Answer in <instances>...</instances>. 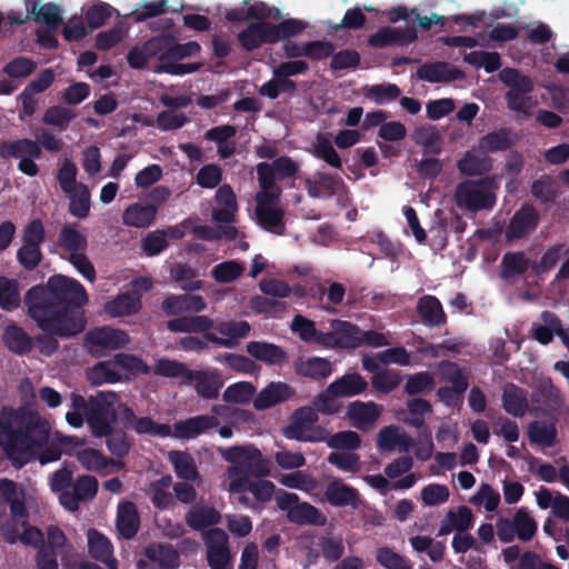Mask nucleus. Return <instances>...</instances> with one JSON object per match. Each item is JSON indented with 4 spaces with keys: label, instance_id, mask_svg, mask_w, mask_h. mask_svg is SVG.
I'll return each instance as SVG.
<instances>
[{
    "label": "nucleus",
    "instance_id": "0e129e2a",
    "mask_svg": "<svg viewBox=\"0 0 569 569\" xmlns=\"http://www.w3.org/2000/svg\"><path fill=\"white\" fill-rule=\"evenodd\" d=\"M365 94L377 104H386L398 99L401 90L395 83H380L369 87Z\"/></svg>",
    "mask_w": 569,
    "mask_h": 569
},
{
    "label": "nucleus",
    "instance_id": "79ce46f5",
    "mask_svg": "<svg viewBox=\"0 0 569 569\" xmlns=\"http://www.w3.org/2000/svg\"><path fill=\"white\" fill-rule=\"evenodd\" d=\"M291 330L298 333L299 338L306 343H315L325 348L326 332L316 328L315 321L297 315L291 322Z\"/></svg>",
    "mask_w": 569,
    "mask_h": 569
},
{
    "label": "nucleus",
    "instance_id": "3c124183",
    "mask_svg": "<svg viewBox=\"0 0 569 569\" xmlns=\"http://www.w3.org/2000/svg\"><path fill=\"white\" fill-rule=\"evenodd\" d=\"M76 117L77 112L74 110L58 104L51 106L44 111L42 122L46 126L58 128L59 131H64Z\"/></svg>",
    "mask_w": 569,
    "mask_h": 569
},
{
    "label": "nucleus",
    "instance_id": "052dcab7",
    "mask_svg": "<svg viewBox=\"0 0 569 569\" xmlns=\"http://www.w3.org/2000/svg\"><path fill=\"white\" fill-rule=\"evenodd\" d=\"M313 154L316 158L325 161L335 169L342 168V160L333 148L331 141L321 134L317 136V140L313 144Z\"/></svg>",
    "mask_w": 569,
    "mask_h": 569
},
{
    "label": "nucleus",
    "instance_id": "09e8293b",
    "mask_svg": "<svg viewBox=\"0 0 569 569\" xmlns=\"http://www.w3.org/2000/svg\"><path fill=\"white\" fill-rule=\"evenodd\" d=\"M169 460L178 478L196 480L199 476L193 458L186 451L173 450L169 452Z\"/></svg>",
    "mask_w": 569,
    "mask_h": 569
},
{
    "label": "nucleus",
    "instance_id": "8fccbe9b",
    "mask_svg": "<svg viewBox=\"0 0 569 569\" xmlns=\"http://www.w3.org/2000/svg\"><path fill=\"white\" fill-rule=\"evenodd\" d=\"M257 389L252 382L239 381L226 388L222 399L227 403L246 405L254 399Z\"/></svg>",
    "mask_w": 569,
    "mask_h": 569
},
{
    "label": "nucleus",
    "instance_id": "423d86ee",
    "mask_svg": "<svg viewBox=\"0 0 569 569\" xmlns=\"http://www.w3.org/2000/svg\"><path fill=\"white\" fill-rule=\"evenodd\" d=\"M119 397L113 391H100L87 400V423L94 437L101 438L118 420L116 405Z\"/></svg>",
    "mask_w": 569,
    "mask_h": 569
},
{
    "label": "nucleus",
    "instance_id": "f704fd0d",
    "mask_svg": "<svg viewBox=\"0 0 569 569\" xmlns=\"http://www.w3.org/2000/svg\"><path fill=\"white\" fill-rule=\"evenodd\" d=\"M368 388L366 379L357 372L346 373L329 385V391L340 398L353 397L362 393Z\"/></svg>",
    "mask_w": 569,
    "mask_h": 569
},
{
    "label": "nucleus",
    "instance_id": "c756f323",
    "mask_svg": "<svg viewBox=\"0 0 569 569\" xmlns=\"http://www.w3.org/2000/svg\"><path fill=\"white\" fill-rule=\"evenodd\" d=\"M347 416L352 426L358 429H366L372 426L380 416V407L372 402L353 401L348 405Z\"/></svg>",
    "mask_w": 569,
    "mask_h": 569
},
{
    "label": "nucleus",
    "instance_id": "72a5a7b5",
    "mask_svg": "<svg viewBox=\"0 0 569 569\" xmlns=\"http://www.w3.org/2000/svg\"><path fill=\"white\" fill-rule=\"evenodd\" d=\"M513 143L512 129L502 127L482 136L478 141V148L483 153H495L511 149Z\"/></svg>",
    "mask_w": 569,
    "mask_h": 569
},
{
    "label": "nucleus",
    "instance_id": "774afa93",
    "mask_svg": "<svg viewBox=\"0 0 569 569\" xmlns=\"http://www.w3.org/2000/svg\"><path fill=\"white\" fill-rule=\"evenodd\" d=\"M517 537L521 541H529L537 532V522L525 509H518L512 518Z\"/></svg>",
    "mask_w": 569,
    "mask_h": 569
},
{
    "label": "nucleus",
    "instance_id": "e433bc0d",
    "mask_svg": "<svg viewBox=\"0 0 569 569\" xmlns=\"http://www.w3.org/2000/svg\"><path fill=\"white\" fill-rule=\"evenodd\" d=\"M146 557L163 569H177L180 566V556L177 549L168 543H153L146 548Z\"/></svg>",
    "mask_w": 569,
    "mask_h": 569
},
{
    "label": "nucleus",
    "instance_id": "5701e85b",
    "mask_svg": "<svg viewBox=\"0 0 569 569\" xmlns=\"http://www.w3.org/2000/svg\"><path fill=\"white\" fill-rule=\"evenodd\" d=\"M416 310L421 322L429 328L441 327L447 323L442 305L435 296L425 295L419 298Z\"/></svg>",
    "mask_w": 569,
    "mask_h": 569
},
{
    "label": "nucleus",
    "instance_id": "f257e3e1",
    "mask_svg": "<svg viewBox=\"0 0 569 569\" xmlns=\"http://www.w3.org/2000/svg\"><path fill=\"white\" fill-rule=\"evenodd\" d=\"M89 298L86 288L63 274L51 276L46 284L30 288L24 296L28 315L39 329L51 337L38 338L47 355L57 351L53 337L69 338L82 332L87 325L83 307Z\"/></svg>",
    "mask_w": 569,
    "mask_h": 569
},
{
    "label": "nucleus",
    "instance_id": "c85d7f7f",
    "mask_svg": "<svg viewBox=\"0 0 569 569\" xmlns=\"http://www.w3.org/2000/svg\"><path fill=\"white\" fill-rule=\"evenodd\" d=\"M26 10L32 13V19L37 23L46 24L50 30H57L62 23V14L58 4L48 2L39 6L37 0H26Z\"/></svg>",
    "mask_w": 569,
    "mask_h": 569
},
{
    "label": "nucleus",
    "instance_id": "dca6fc26",
    "mask_svg": "<svg viewBox=\"0 0 569 569\" xmlns=\"http://www.w3.org/2000/svg\"><path fill=\"white\" fill-rule=\"evenodd\" d=\"M418 38L417 30L413 27L391 28L383 27L371 34L368 44L371 48H387L390 46H405L415 42Z\"/></svg>",
    "mask_w": 569,
    "mask_h": 569
},
{
    "label": "nucleus",
    "instance_id": "2f4dec72",
    "mask_svg": "<svg viewBox=\"0 0 569 569\" xmlns=\"http://www.w3.org/2000/svg\"><path fill=\"white\" fill-rule=\"evenodd\" d=\"M167 328L176 333H203L214 328V322L208 316H182L170 319Z\"/></svg>",
    "mask_w": 569,
    "mask_h": 569
},
{
    "label": "nucleus",
    "instance_id": "9b49d317",
    "mask_svg": "<svg viewBox=\"0 0 569 569\" xmlns=\"http://www.w3.org/2000/svg\"><path fill=\"white\" fill-rule=\"evenodd\" d=\"M361 346L360 328L346 320H332L326 332L325 348L356 349Z\"/></svg>",
    "mask_w": 569,
    "mask_h": 569
},
{
    "label": "nucleus",
    "instance_id": "7c9ffc66",
    "mask_svg": "<svg viewBox=\"0 0 569 569\" xmlns=\"http://www.w3.org/2000/svg\"><path fill=\"white\" fill-rule=\"evenodd\" d=\"M237 39L246 51L259 49L262 44H271L267 21L251 22L246 29L241 30Z\"/></svg>",
    "mask_w": 569,
    "mask_h": 569
},
{
    "label": "nucleus",
    "instance_id": "a211bd4d",
    "mask_svg": "<svg viewBox=\"0 0 569 569\" xmlns=\"http://www.w3.org/2000/svg\"><path fill=\"white\" fill-rule=\"evenodd\" d=\"M219 426V419L211 415H200L173 423L172 435L178 439H194Z\"/></svg>",
    "mask_w": 569,
    "mask_h": 569
},
{
    "label": "nucleus",
    "instance_id": "de8ad7c7",
    "mask_svg": "<svg viewBox=\"0 0 569 569\" xmlns=\"http://www.w3.org/2000/svg\"><path fill=\"white\" fill-rule=\"evenodd\" d=\"M499 80L509 88L508 91L530 93L533 91V81L516 68H505L499 72Z\"/></svg>",
    "mask_w": 569,
    "mask_h": 569
},
{
    "label": "nucleus",
    "instance_id": "393cba45",
    "mask_svg": "<svg viewBox=\"0 0 569 569\" xmlns=\"http://www.w3.org/2000/svg\"><path fill=\"white\" fill-rule=\"evenodd\" d=\"M473 513L467 506H460L457 510H449L441 521L437 536L443 537L457 532H466L473 527Z\"/></svg>",
    "mask_w": 569,
    "mask_h": 569
},
{
    "label": "nucleus",
    "instance_id": "ddd939ff",
    "mask_svg": "<svg viewBox=\"0 0 569 569\" xmlns=\"http://www.w3.org/2000/svg\"><path fill=\"white\" fill-rule=\"evenodd\" d=\"M98 480L93 476L83 475L77 478L71 491L60 495V503L70 511L79 509L81 501L91 500L98 492Z\"/></svg>",
    "mask_w": 569,
    "mask_h": 569
},
{
    "label": "nucleus",
    "instance_id": "6ab92c4d",
    "mask_svg": "<svg viewBox=\"0 0 569 569\" xmlns=\"http://www.w3.org/2000/svg\"><path fill=\"white\" fill-rule=\"evenodd\" d=\"M296 396V390L288 383L272 381L253 399V408L258 411L270 409Z\"/></svg>",
    "mask_w": 569,
    "mask_h": 569
},
{
    "label": "nucleus",
    "instance_id": "cd10ccee",
    "mask_svg": "<svg viewBox=\"0 0 569 569\" xmlns=\"http://www.w3.org/2000/svg\"><path fill=\"white\" fill-rule=\"evenodd\" d=\"M31 157H41L42 151L40 144L31 139L22 138L17 140H7L0 143V158L2 160H11Z\"/></svg>",
    "mask_w": 569,
    "mask_h": 569
},
{
    "label": "nucleus",
    "instance_id": "a18cd8bd",
    "mask_svg": "<svg viewBox=\"0 0 569 569\" xmlns=\"http://www.w3.org/2000/svg\"><path fill=\"white\" fill-rule=\"evenodd\" d=\"M306 22L295 18L286 19L278 24L268 22L271 44L300 34L306 29Z\"/></svg>",
    "mask_w": 569,
    "mask_h": 569
},
{
    "label": "nucleus",
    "instance_id": "4468645a",
    "mask_svg": "<svg viewBox=\"0 0 569 569\" xmlns=\"http://www.w3.org/2000/svg\"><path fill=\"white\" fill-rule=\"evenodd\" d=\"M539 212L530 204L525 203L515 212L506 229L508 240L522 239L531 233L539 224Z\"/></svg>",
    "mask_w": 569,
    "mask_h": 569
},
{
    "label": "nucleus",
    "instance_id": "bf43d9fd",
    "mask_svg": "<svg viewBox=\"0 0 569 569\" xmlns=\"http://www.w3.org/2000/svg\"><path fill=\"white\" fill-rule=\"evenodd\" d=\"M323 442L331 449L347 450V452L355 451L361 447L360 436L352 430L338 431L332 436H328Z\"/></svg>",
    "mask_w": 569,
    "mask_h": 569
},
{
    "label": "nucleus",
    "instance_id": "f3484780",
    "mask_svg": "<svg viewBox=\"0 0 569 569\" xmlns=\"http://www.w3.org/2000/svg\"><path fill=\"white\" fill-rule=\"evenodd\" d=\"M359 491L341 479L335 478L329 481L323 491L325 501L335 508L351 507L357 509L359 506Z\"/></svg>",
    "mask_w": 569,
    "mask_h": 569
},
{
    "label": "nucleus",
    "instance_id": "e2e57ef3",
    "mask_svg": "<svg viewBox=\"0 0 569 569\" xmlns=\"http://www.w3.org/2000/svg\"><path fill=\"white\" fill-rule=\"evenodd\" d=\"M441 367L445 369V379L451 383V386L448 387L457 397H461L468 389L469 383L459 366L456 362L442 361Z\"/></svg>",
    "mask_w": 569,
    "mask_h": 569
},
{
    "label": "nucleus",
    "instance_id": "6e6d98bb",
    "mask_svg": "<svg viewBox=\"0 0 569 569\" xmlns=\"http://www.w3.org/2000/svg\"><path fill=\"white\" fill-rule=\"evenodd\" d=\"M20 302L21 297L18 281L0 277V308L6 311H12L19 308Z\"/></svg>",
    "mask_w": 569,
    "mask_h": 569
},
{
    "label": "nucleus",
    "instance_id": "473e14b6",
    "mask_svg": "<svg viewBox=\"0 0 569 569\" xmlns=\"http://www.w3.org/2000/svg\"><path fill=\"white\" fill-rule=\"evenodd\" d=\"M140 527V518L137 507L131 501L121 502L117 512V529L121 537L132 539Z\"/></svg>",
    "mask_w": 569,
    "mask_h": 569
},
{
    "label": "nucleus",
    "instance_id": "680f3d73",
    "mask_svg": "<svg viewBox=\"0 0 569 569\" xmlns=\"http://www.w3.org/2000/svg\"><path fill=\"white\" fill-rule=\"evenodd\" d=\"M78 461L89 471H101L109 465L103 453L93 448H82L76 451Z\"/></svg>",
    "mask_w": 569,
    "mask_h": 569
},
{
    "label": "nucleus",
    "instance_id": "49530a36",
    "mask_svg": "<svg viewBox=\"0 0 569 569\" xmlns=\"http://www.w3.org/2000/svg\"><path fill=\"white\" fill-rule=\"evenodd\" d=\"M220 513L212 507L192 508L186 515L187 525L193 530H203L220 522Z\"/></svg>",
    "mask_w": 569,
    "mask_h": 569
},
{
    "label": "nucleus",
    "instance_id": "4d7b16f0",
    "mask_svg": "<svg viewBox=\"0 0 569 569\" xmlns=\"http://www.w3.org/2000/svg\"><path fill=\"white\" fill-rule=\"evenodd\" d=\"M529 268V260L522 251L507 252L501 260V277L509 279L523 274Z\"/></svg>",
    "mask_w": 569,
    "mask_h": 569
},
{
    "label": "nucleus",
    "instance_id": "c03bdc74",
    "mask_svg": "<svg viewBox=\"0 0 569 569\" xmlns=\"http://www.w3.org/2000/svg\"><path fill=\"white\" fill-rule=\"evenodd\" d=\"M556 422L532 421L528 427V438L531 443L542 447H553L557 442Z\"/></svg>",
    "mask_w": 569,
    "mask_h": 569
},
{
    "label": "nucleus",
    "instance_id": "39448f33",
    "mask_svg": "<svg viewBox=\"0 0 569 569\" xmlns=\"http://www.w3.org/2000/svg\"><path fill=\"white\" fill-rule=\"evenodd\" d=\"M222 457L230 462V472L244 475L249 478H263L270 473L272 461L264 458L261 451L252 446H233L222 451Z\"/></svg>",
    "mask_w": 569,
    "mask_h": 569
},
{
    "label": "nucleus",
    "instance_id": "bb28decb",
    "mask_svg": "<svg viewBox=\"0 0 569 569\" xmlns=\"http://www.w3.org/2000/svg\"><path fill=\"white\" fill-rule=\"evenodd\" d=\"M293 369L298 376L317 381L327 379L333 372L332 363L321 357L300 358L295 361Z\"/></svg>",
    "mask_w": 569,
    "mask_h": 569
},
{
    "label": "nucleus",
    "instance_id": "a19ab883",
    "mask_svg": "<svg viewBox=\"0 0 569 569\" xmlns=\"http://www.w3.org/2000/svg\"><path fill=\"white\" fill-rule=\"evenodd\" d=\"M257 223L266 231L282 236L286 229L284 210L280 207L254 209Z\"/></svg>",
    "mask_w": 569,
    "mask_h": 569
},
{
    "label": "nucleus",
    "instance_id": "0eeeda50",
    "mask_svg": "<svg viewBox=\"0 0 569 569\" xmlns=\"http://www.w3.org/2000/svg\"><path fill=\"white\" fill-rule=\"evenodd\" d=\"M319 417L312 407L298 408L291 416L289 426L283 435L287 439L303 442H322L327 440L329 431L317 425Z\"/></svg>",
    "mask_w": 569,
    "mask_h": 569
},
{
    "label": "nucleus",
    "instance_id": "4be33fe9",
    "mask_svg": "<svg viewBox=\"0 0 569 569\" xmlns=\"http://www.w3.org/2000/svg\"><path fill=\"white\" fill-rule=\"evenodd\" d=\"M303 183L310 198L320 199L335 196L339 184L343 182L339 176L317 171L313 178H305Z\"/></svg>",
    "mask_w": 569,
    "mask_h": 569
},
{
    "label": "nucleus",
    "instance_id": "c9c22d12",
    "mask_svg": "<svg viewBox=\"0 0 569 569\" xmlns=\"http://www.w3.org/2000/svg\"><path fill=\"white\" fill-rule=\"evenodd\" d=\"M287 518L291 523L299 526L321 527L327 523V517L309 502H298L293 509L289 510Z\"/></svg>",
    "mask_w": 569,
    "mask_h": 569
},
{
    "label": "nucleus",
    "instance_id": "7ed1b4c3",
    "mask_svg": "<svg viewBox=\"0 0 569 569\" xmlns=\"http://www.w3.org/2000/svg\"><path fill=\"white\" fill-rule=\"evenodd\" d=\"M156 376L180 378L183 386H193L198 396L203 399H217L223 380L218 370H191L183 362L169 358H160L153 368Z\"/></svg>",
    "mask_w": 569,
    "mask_h": 569
},
{
    "label": "nucleus",
    "instance_id": "603ef678",
    "mask_svg": "<svg viewBox=\"0 0 569 569\" xmlns=\"http://www.w3.org/2000/svg\"><path fill=\"white\" fill-rule=\"evenodd\" d=\"M88 551L89 555L98 560L103 561L110 558L113 552V547L110 540L97 529H89L88 531Z\"/></svg>",
    "mask_w": 569,
    "mask_h": 569
},
{
    "label": "nucleus",
    "instance_id": "20e7f679",
    "mask_svg": "<svg viewBox=\"0 0 569 569\" xmlns=\"http://www.w3.org/2000/svg\"><path fill=\"white\" fill-rule=\"evenodd\" d=\"M496 189L491 178L466 179L457 184L453 200L459 209L472 213L491 210L497 201Z\"/></svg>",
    "mask_w": 569,
    "mask_h": 569
},
{
    "label": "nucleus",
    "instance_id": "2eb2a0df",
    "mask_svg": "<svg viewBox=\"0 0 569 569\" xmlns=\"http://www.w3.org/2000/svg\"><path fill=\"white\" fill-rule=\"evenodd\" d=\"M419 80L431 83H446L456 80H463L466 73L458 67L446 61L427 62L420 66L416 71Z\"/></svg>",
    "mask_w": 569,
    "mask_h": 569
},
{
    "label": "nucleus",
    "instance_id": "a878e982",
    "mask_svg": "<svg viewBox=\"0 0 569 569\" xmlns=\"http://www.w3.org/2000/svg\"><path fill=\"white\" fill-rule=\"evenodd\" d=\"M246 350L252 358L268 366H281L288 358L287 352L280 346L266 341H250L247 343Z\"/></svg>",
    "mask_w": 569,
    "mask_h": 569
},
{
    "label": "nucleus",
    "instance_id": "aec40b11",
    "mask_svg": "<svg viewBox=\"0 0 569 569\" xmlns=\"http://www.w3.org/2000/svg\"><path fill=\"white\" fill-rule=\"evenodd\" d=\"M206 308L204 299L191 293L170 295L161 303V309L167 316L182 317L183 313H198Z\"/></svg>",
    "mask_w": 569,
    "mask_h": 569
},
{
    "label": "nucleus",
    "instance_id": "1a4fd4ad",
    "mask_svg": "<svg viewBox=\"0 0 569 569\" xmlns=\"http://www.w3.org/2000/svg\"><path fill=\"white\" fill-rule=\"evenodd\" d=\"M0 537L9 545L20 541L26 546L37 547L43 543L42 531L38 527L30 525V513L27 506L26 518L6 520L1 527Z\"/></svg>",
    "mask_w": 569,
    "mask_h": 569
},
{
    "label": "nucleus",
    "instance_id": "f8f14e48",
    "mask_svg": "<svg viewBox=\"0 0 569 569\" xmlns=\"http://www.w3.org/2000/svg\"><path fill=\"white\" fill-rule=\"evenodd\" d=\"M210 569H227L230 562L228 535L220 528L209 529L203 537Z\"/></svg>",
    "mask_w": 569,
    "mask_h": 569
},
{
    "label": "nucleus",
    "instance_id": "13d9d810",
    "mask_svg": "<svg viewBox=\"0 0 569 569\" xmlns=\"http://www.w3.org/2000/svg\"><path fill=\"white\" fill-rule=\"evenodd\" d=\"M59 246L73 254L87 248V238L79 232L74 226L66 224L61 228L58 237Z\"/></svg>",
    "mask_w": 569,
    "mask_h": 569
},
{
    "label": "nucleus",
    "instance_id": "f03ea898",
    "mask_svg": "<svg viewBox=\"0 0 569 569\" xmlns=\"http://www.w3.org/2000/svg\"><path fill=\"white\" fill-rule=\"evenodd\" d=\"M50 425L39 412L24 407L0 410V448L19 469L37 459L41 465L57 461L64 453L56 438L49 443Z\"/></svg>",
    "mask_w": 569,
    "mask_h": 569
},
{
    "label": "nucleus",
    "instance_id": "ea45409f",
    "mask_svg": "<svg viewBox=\"0 0 569 569\" xmlns=\"http://www.w3.org/2000/svg\"><path fill=\"white\" fill-rule=\"evenodd\" d=\"M457 168L462 176L480 177L492 169V160L487 156L480 157L472 151H467L458 160Z\"/></svg>",
    "mask_w": 569,
    "mask_h": 569
},
{
    "label": "nucleus",
    "instance_id": "69168bd1",
    "mask_svg": "<svg viewBox=\"0 0 569 569\" xmlns=\"http://www.w3.org/2000/svg\"><path fill=\"white\" fill-rule=\"evenodd\" d=\"M435 386V379L431 373L422 371L408 377L405 392L409 396L428 393L433 390Z\"/></svg>",
    "mask_w": 569,
    "mask_h": 569
},
{
    "label": "nucleus",
    "instance_id": "412c9836",
    "mask_svg": "<svg viewBox=\"0 0 569 569\" xmlns=\"http://www.w3.org/2000/svg\"><path fill=\"white\" fill-rule=\"evenodd\" d=\"M214 201L219 208L212 211V220L227 224L234 222L238 203L236 193L230 184L224 183L218 188Z\"/></svg>",
    "mask_w": 569,
    "mask_h": 569
},
{
    "label": "nucleus",
    "instance_id": "6e6552de",
    "mask_svg": "<svg viewBox=\"0 0 569 569\" xmlns=\"http://www.w3.org/2000/svg\"><path fill=\"white\" fill-rule=\"evenodd\" d=\"M201 47L196 41L177 43L174 38L170 36V46L169 50H167V62L158 64L154 71L172 76H183L196 72L200 68L199 63H179V61L199 53Z\"/></svg>",
    "mask_w": 569,
    "mask_h": 569
},
{
    "label": "nucleus",
    "instance_id": "9d476101",
    "mask_svg": "<svg viewBox=\"0 0 569 569\" xmlns=\"http://www.w3.org/2000/svg\"><path fill=\"white\" fill-rule=\"evenodd\" d=\"M130 341L129 335L120 329L104 326L89 330L86 333V343L92 355L100 356L107 350L124 348Z\"/></svg>",
    "mask_w": 569,
    "mask_h": 569
},
{
    "label": "nucleus",
    "instance_id": "b1692460",
    "mask_svg": "<svg viewBox=\"0 0 569 569\" xmlns=\"http://www.w3.org/2000/svg\"><path fill=\"white\" fill-rule=\"evenodd\" d=\"M501 401L503 410L515 418H522L529 410L527 391L512 382L503 387Z\"/></svg>",
    "mask_w": 569,
    "mask_h": 569
},
{
    "label": "nucleus",
    "instance_id": "864d4df0",
    "mask_svg": "<svg viewBox=\"0 0 569 569\" xmlns=\"http://www.w3.org/2000/svg\"><path fill=\"white\" fill-rule=\"evenodd\" d=\"M3 341L9 350L18 355L26 353L31 349V340L29 336L22 328L16 325H10L6 328Z\"/></svg>",
    "mask_w": 569,
    "mask_h": 569
},
{
    "label": "nucleus",
    "instance_id": "5fc2aeb1",
    "mask_svg": "<svg viewBox=\"0 0 569 569\" xmlns=\"http://www.w3.org/2000/svg\"><path fill=\"white\" fill-rule=\"evenodd\" d=\"M102 437H106L107 448L112 456L122 459L129 455L132 442L123 430L110 426V431Z\"/></svg>",
    "mask_w": 569,
    "mask_h": 569
},
{
    "label": "nucleus",
    "instance_id": "4c0bfd02",
    "mask_svg": "<svg viewBox=\"0 0 569 569\" xmlns=\"http://www.w3.org/2000/svg\"><path fill=\"white\" fill-rule=\"evenodd\" d=\"M157 216V207L153 204H130L122 214L126 226L146 228L153 223Z\"/></svg>",
    "mask_w": 569,
    "mask_h": 569
},
{
    "label": "nucleus",
    "instance_id": "37998d69",
    "mask_svg": "<svg viewBox=\"0 0 569 569\" xmlns=\"http://www.w3.org/2000/svg\"><path fill=\"white\" fill-rule=\"evenodd\" d=\"M412 141L426 149V153L439 154L442 151V139L435 126L416 128L411 134Z\"/></svg>",
    "mask_w": 569,
    "mask_h": 569
},
{
    "label": "nucleus",
    "instance_id": "58836bf2",
    "mask_svg": "<svg viewBox=\"0 0 569 569\" xmlns=\"http://www.w3.org/2000/svg\"><path fill=\"white\" fill-rule=\"evenodd\" d=\"M141 309V299L136 292H124L106 303L104 310L111 317L132 316Z\"/></svg>",
    "mask_w": 569,
    "mask_h": 569
},
{
    "label": "nucleus",
    "instance_id": "338daca9",
    "mask_svg": "<svg viewBox=\"0 0 569 569\" xmlns=\"http://www.w3.org/2000/svg\"><path fill=\"white\" fill-rule=\"evenodd\" d=\"M244 267L237 260H229L217 264L212 269V277L219 283H230L237 280L242 272Z\"/></svg>",
    "mask_w": 569,
    "mask_h": 569
}]
</instances>
